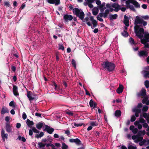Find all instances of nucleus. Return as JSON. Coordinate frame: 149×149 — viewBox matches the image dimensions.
<instances>
[{"label": "nucleus", "mask_w": 149, "mask_h": 149, "mask_svg": "<svg viewBox=\"0 0 149 149\" xmlns=\"http://www.w3.org/2000/svg\"><path fill=\"white\" fill-rule=\"evenodd\" d=\"M147 22L141 19L138 16L136 17L135 19L134 24L136 25L134 27V33L136 36L139 38L141 39V41L149 42V33H145L144 34V38L142 39L144 33V30L143 28H140V25L138 24H143V26H146L147 24Z\"/></svg>", "instance_id": "1"}, {"label": "nucleus", "mask_w": 149, "mask_h": 149, "mask_svg": "<svg viewBox=\"0 0 149 149\" xmlns=\"http://www.w3.org/2000/svg\"><path fill=\"white\" fill-rule=\"evenodd\" d=\"M101 65L104 68L106 69L109 72L113 71L116 67L114 63L108 61L103 62Z\"/></svg>", "instance_id": "2"}, {"label": "nucleus", "mask_w": 149, "mask_h": 149, "mask_svg": "<svg viewBox=\"0 0 149 149\" xmlns=\"http://www.w3.org/2000/svg\"><path fill=\"white\" fill-rule=\"evenodd\" d=\"M73 13L76 16L79 17L81 20H83L85 16V14L82 10L75 8L72 10Z\"/></svg>", "instance_id": "3"}, {"label": "nucleus", "mask_w": 149, "mask_h": 149, "mask_svg": "<svg viewBox=\"0 0 149 149\" xmlns=\"http://www.w3.org/2000/svg\"><path fill=\"white\" fill-rule=\"evenodd\" d=\"M138 55L140 57L145 58L148 55V52L145 50H141L138 52Z\"/></svg>", "instance_id": "4"}, {"label": "nucleus", "mask_w": 149, "mask_h": 149, "mask_svg": "<svg viewBox=\"0 0 149 149\" xmlns=\"http://www.w3.org/2000/svg\"><path fill=\"white\" fill-rule=\"evenodd\" d=\"M45 128L43 130V131L47 132L49 134H52L54 131V129L53 128L51 127L48 125H45Z\"/></svg>", "instance_id": "5"}, {"label": "nucleus", "mask_w": 149, "mask_h": 149, "mask_svg": "<svg viewBox=\"0 0 149 149\" xmlns=\"http://www.w3.org/2000/svg\"><path fill=\"white\" fill-rule=\"evenodd\" d=\"M90 20L92 22L93 26H91V28L93 29L95 28L98 25V23L97 21L94 19L93 16H91L89 17Z\"/></svg>", "instance_id": "6"}, {"label": "nucleus", "mask_w": 149, "mask_h": 149, "mask_svg": "<svg viewBox=\"0 0 149 149\" xmlns=\"http://www.w3.org/2000/svg\"><path fill=\"white\" fill-rule=\"evenodd\" d=\"M69 141L71 143H75L78 146L82 144L81 141L78 138L70 139H69Z\"/></svg>", "instance_id": "7"}, {"label": "nucleus", "mask_w": 149, "mask_h": 149, "mask_svg": "<svg viewBox=\"0 0 149 149\" xmlns=\"http://www.w3.org/2000/svg\"><path fill=\"white\" fill-rule=\"evenodd\" d=\"M12 125H11L9 123H6L5 129L8 132L10 133L12 132Z\"/></svg>", "instance_id": "8"}, {"label": "nucleus", "mask_w": 149, "mask_h": 149, "mask_svg": "<svg viewBox=\"0 0 149 149\" xmlns=\"http://www.w3.org/2000/svg\"><path fill=\"white\" fill-rule=\"evenodd\" d=\"M49 3L51 4H55L56 6L58 5L60 3V0H46Z\"/></svg>", "instance_id": "9"}, {"label": "nucleus", "mask_w": 149, "mask_h": 149, "mask_svg": "<svg viewBox=\"0 0 149 149\" xmlns=\"http://www.w3.org/2000/svg\"><path fill=\"white\" fill-rule=\"evenodd\" d=\"M63 19L65 21L67 22L68 20H72L73 19V17L71 15L66 14L64 15Z\"/></svg>", "instance_id": "10"}, {"label": "nucleus", "mask_w": 149, "mask_h": 149, "mask_svg": "<svg viewBox=\"0 0 149 149\" xmlns=\"http://www.w3.org/2000/svg\"><path fill=\"white\" fill-rule=\"evenodd\" d=\"M86 1V2H84V5L85 6H86L87 5H88V6L90 8H92L93 7V5L91 4L92 3H93V2H92V1L90 0H85Z\"/></svg>", "instance_id": "11"}, {"label": "nucleus", "mask_w": 149, "mask_h": 149, "mask_svg": "<svg viewBox=\"0 0 149 149\" xmlns=\"http://www.w3.org/2000/svg\"><path fill=\"white\" fill-rule=\"evenodd\" d=\"M129 19L128 17L126 15L124 16L123 23L125 25L127 26H129Z\"/></svg>", "instance_id": "12"}, {"label": "nucleus", "mask_w": 149, "mask_h": 149, "mask_svg": "<svg viewBox=\"0 0 149 149\" xmlns=\"http://www.w3.org/2000/svg\"><path fill=\"white\" fill-rule=\"evenodd\" d=\"M18 89V87L16 86L13 85V91L14 95L15 96L19 95Z\"/></svg>", "instance_id": "13"}, {"label": "nucleus", "mask_w": 149, "mask_h": 149, "mask_svg": "<svg viewBox=\"0 0 149 149\" xmlns=\"http://www.w3.org/2000/svg\"><path fill=\"white\" fill-rule=\"evenodd\" d=\"M4 130L2 129L1 132V136L3 140L4 141H5V138L7 139L8 136V134H5Z\"/></svg>", "instance_id": "14"}, {"label": "nucleus", "mask_w": 149, "mask_h": 149, "mask_svg": "<svg viewBox=\"0 0 149 149\" xmlns=\"http://www.w3.org/2000/svg\"><path fill=\"white\" fill-rule=\"evenodd\" d=\"M9 111L8 109L6 107L3 106L1 110V114H4L6 113H8Z\"/></svg>", "instance_id": "15"}, {"label": "nucleus", "mask_w": 149, "mask_h": 149, "mask_svg": "<svg viewBox=\"0 0 149 149\" xmlns=\"http://www.w3.org/2000/svg\"><path fill=\"white\" fill-rule=\"evenodd\" d=\"M146 94V91L144 88H142L141 90V92H139L137 93V95L139 97L141 96H144Z\"/></svg>", "instance_id": "16"}, {"label": "nucleus", "mask_w": 149, "mask_h": 149, "mask_svg": "<svg viewBox=\"0 0 149 149\" xmlns=\"http://www.w3.org/2000/svg\"><path fill=\"white\" fill-rule=\"evenodd\" d=\"M123 89L124 87L122 85H120L119 87L117 89L116 92L120 94L123 92Z\"/></svg>", "instance_id": "17"}, {"label": "nucleus", "mask_w": 149, "mask_h": 149, "mask_svg": "<svg viewBox=\"0 0 149 149\" xmlns=\"http://www.w3.org/2000/svg\"><path fill=\"white\" fill-rule=\"evenodd\" d=\"M89 105L91 107H93V108H95L97 106V104L94 102L93 100L91 99L89 102Z\"/></svg>", "instance_id": "18"}, {"label": "nucleus", "mask_w": 149, "mask_h": 149, "mask_svg": "<svg viewBox=\"0 0 149 149\" xmlns=\"http://www.w3.org/2000/svg\"><path fill=\"white\" fill-rule=\"evenodd\" d=\"M118 17V15L117 14L114 15L110 14L109 15V18L110 20L116 19Z\"/></svg>", "instance_id": "19"}, {"label": "nucleus", "mask_w": 149, "mask_h": 149, "mask_svg": "<svg viewBox=\"0 0 149 149\" xmlns=\"http://www.w3.org/2000/svg\"><path fill=\"white\" fill-rule=\"evenodd\" d=\"M26 123L28 126L31 128L32 127L30 126H32L34 124L33 122L32 121H31L29 119L27 120Z\"/></svg>", "instance_id": "20"}, {"label": "nucleus", "mask_w": 149, "mask_h": 149, "mask_svg": "<svg viewBox=\"0 0 149 149\" xmlns=\"http://www.w3.org/2000/svg\"><path fill=\"white\" fill-rule=\"evenodd\" d=\"M43 125V124L42 122H40L36 125V127L38 130H40Z\"/></svg>", "instance_id": "21"}, {"label": "nucleus", "mask_w": 149, "mask_h": 149, "mask_svg": "<svg viewBox=\"0 0 149 149\" xmlns=\"http://www.w3.org/2000/svg\"><path fill=\"white\" fill-rule=\"evenodd\" d=\"M27 96L28 98H29V100L30 101H31L32 100H33L34 99V98L32 97L31 96V92L30 91H27Z\"/></svg>", "instance_id": "22"}, {"label": "nucleus", "mask_w": 149, "mask_h": 149, "mask_svg": "<svg viewBox=\"0 0 149 149\" xmlns=\"http://www.w3.org/2000/svg\"><path fill=\"white\" fill-rule=\"evenodd\" d=\"M121 111L120 110H117L115 111L114 115L116 117H119L121 116Z\"/></svg>", "instance_id": "23"}, {"label": "nucleus", "mask_w": 149, "mask_h": 149, "mask_svg": "<svg viewBox=\"0 0 149 149\" xmlns=\"http://www.w3.org/2000/svg\"><path fill=\"white\" fill-rule=\"evenodd\" d=\"M131 3L134 5L136 8H139L140 7V4L136 1H134L133 3L131 2Z\"/></svg>", "instance_id": "24"}, {"label": "nucleus", "mask_w": 149, "mask_h": 149, "mask_svg": "<svg viewBox=\"0 0 149 149\" xmlns=\"http://www.w3.org/2000/svg\"><path fill=\"white\" fill-rule=\"evenodd\" d=\"M121 34L122 36L125 37H127L128 36V32L127 31L125 30H124L121 33Z\"/></svg>", "instance_id": "25"}, {"label": "nucleus", "mask_w": 149, "mask_h": 149, "mask_svg": "<svg viewBox=\"0 0 149 149\" xmlns=\"http://www.w3.org/2000/svg\"><path fill=\"white\" fill-rule=\"evenodd\" d=\"M126 5V7L127 8H130V9L132 10V11H135V10L134 8V6L132 5H130V4H129V5Z\"/></svg>", "instance_id": "26"}, {"label": "nucleus", "mask_w": 149, "mask_h": 149, "mask_svg": "<svg viewBox=\"0 0 149 149\" xmlns=\"http://www.w3.org/2000/svg\"><path fill=\"white\" fill-rule=\"evenodd\" d=\"M146 42V41H141V43L144 45V47L145 48H149V45L147 43V42Z\"/></svg>", "instance_id": "27"}, {"label": "nucleus", "mask_w": 149, "mask_h": 149, "mask_svg": "<svg viewBox=\"0 0 149 149\" xmlns=\"http://www.w3.org/2000/svg\"><path fill=\"white\" fill-rule=\"evenodd\" d=\"M44 135V133L42 132H40L39 134H36L35 136L38 139L39 138H41Z\"/></svg>", "instance_id": "28"}, {"label": "nucleus", "mask_w": 149, "mask_h": 149, "mask_svg": "<svg viewBox=\"0 0 149 149\" xmlns=\"http://www.w3.org/2000/svg\"><path fill=\"white\" fill-rule=\"evenodd\" d=\"M109 13V9H106L105 10L104 13V18H106L108 16V14Z\"/></svg>", "instance_id": "29"}, {"label": "nucleus", "mask_w": 149, "mask_h": 149, "mask_svg": "<svg viewBox=\"0 0 149 149\" xmlns=\"http://www.w3.org/2000/svg\"><path fill=\"white\" fill-rule=\"evenodd\" d=\"M38 148H41L44 147L46 145L45 144H44L42 142H39L38 143Z\"/></svg>", "instance_id": "30"}, {"label": "nucleus", "mask_w": 149, "mask_h": 149, "mask_svg": "<svg viewBox=\"0 0 149 149\" xmlns=\"http://www.w3.org/2000/svg\"><path fill=\"white\" fill-rule=\"evenodd\" d=\"M15 102L13 100L12 101L10 102L9 105L10 107H12L13 108L15 109Z\"/></svg>", "instance_id": "31"}, {"label": "nucleus", "mask_w": 149, "mask_h": 149, "mask_svg": "<svg viewBox=\"0 0 149 149\" xmlns=\"http://www.w3.org/2000/svg\"><path fill=\"white\" fill-rule=\"evenodd\" d=\"M90 125L92 126H95L98 125V123L96 122L92 121L91 122Z\"/></svg>", "instance_id": "32"}, {"label": "nucleus", "mask_w": 149, "mask_h": 149, "mask_svg": "<svg viewBox=\"0 0 149 149\" xmlns=\"http://www.w3.org/2000/svg\"><path fill=\"white\" fill-rule=\"evenodd\" d=\"M32 130L35 133H39V131L37 130L35 127H32Z\"/></svg>", "instance_id": "33"}, {"label": "nucleus", "mask_w": 149, "mask_h": 149, "mask_svg": "<svg viewBox=\"0 0 149 149\" xmlns=\"http://www.w3.org/2000/svg\"><path fill=\"white\" fill-rule=\"evenodd\" d=\"M133 112L135 113H141V110L140 109L135 108L134 109Z\"/></svg>", "instance_id": "34"}, {"label": "nucleus", "mask_w": 149, "mask_h": 149, "mask_svg": "<svg viewBox=\"0 0 149 149\" xmlns=\"http://www.w3.org/2000/svg\"><path fill=\"white\" fill-rule=\"evenodd\" d=\"M71 63H72V65H73L74 68H76L77 65H76V61L74 60V59H72V61Z\"/></svg>", "instance_id": "35"}, {"label": "nucleus", "mask_w": 149, "mask_h": 149, "mask_svg": "<svg viewBox=\"0 0 149 149\" xmlns=\"http://www.w3.org/2000/svg\"><path fill=\"white\" fill-rule=\"evenodd\" d=\"M62 149H67L68 146L64 143L62 144Z\"/></svg>", "instance_id": "36"}, {"label": "nucleus", "mask_w": 149, "mask_h": 149, "mask_svg": "<svg viewBox=\"0 0 149 149\" xmlns=\"http://www.w3.org/2000/svg\"><path fill=\"white\" fill-rule=\"evenodd\" d=\"M129 41H130V43L131 44L134 45L135 43V42L134 41V39L132 37H131L130 38Z\"/></svg>", "instance_id": "37"}, {"label": "nucleus", "mask_w": 149, "mask_h": 149, "mask_svg": "<svg viewBox=\"0 0 149 149\" xmlns=\"http://www.w3.org/2000/svg\"><path fill=\"white\" fill-rule=\"evenodd\" d=\"M145 85L147 88L149 87V81L148 80H146L145 82Z\"/></svg>", "instance_id": "38"}, {"label": "nucleus", "mask_w": 149, "mask_h": 149, "mask_svg": "<svg viewBox=\"0 0 149 149\" xmlns=\"http://www.w3.org/2000/svg\"><path fill=\"white\" fill-rule=\"evenodd\" d=\"M99 8L101 13H103L104 10L106 8V7H102L99 6Z\"/></svg>", "instance_id": "39"}, {"label": "nucleus", "mask_w": 149, "mask_h": 149, "mask_svg": "<svg viewBox=\"0 0 149 149\" xmlns=\"http://www.w3.org/2000/svg\"><path fill=\"white\" fill-rule=\"evenodd\" d=\"M58 49H61L62 51H63L64 49V47L63 45H58Z\"/></svg>", "instance_id": "40"}, {"label": "nucleus", "mask_w": 149, "mask_h": 149, "mask_svg": "<svg viewBox=\"0 0 149 149\" xmlns=\"http://www.w3.org/2000/svg\"><path fill=\"white\" fill-rule=\"evenodd\" d=\"M118 6H120L118 3H114L111 5V7L114 8H116L117 7H118Z\"/></svg>", "instance_id": "41"}, {"label": "nucleus", "mask_w": 149, "mask_h": 149, "mask_svg": "<svg viewBox=\"0 0 149 149\" xmlns=\"http://www.w3.org/2000/svg\"><path fill=\"white\" fill-rule=\"evenodd\" d=\"M128 149H136L137 148L136 146H133L132 145H130L128 147Z\"/></svg>", "instance_id": "42"}, {"label": "nucleus", "mask_w": 149, "mask_h": 149, "mask_svg": "<svg viewBox=\"0 0 149 149\" xmlns=\"http://www.w3.org/2000/svg\"><path fill=\"white\" fill-rule=\"evenodd\" d=\"M135 0H128L126 1L125 3L126 5H129L130 3H131V2H133L135 1Z\"/></svg>", "instance_id": "43"}, {"label": "nucleus", "mask_w": 149, "mask_h": 149, "mask_svg": "<svg viewBox=\"0 0 149 149\" xmlns=\"http://www.w3.org/2000/svg\"><path fill=\"white\" fill-rule=\"evenodd\" d=\"M118 6V7H117L116 8H114V11L115 12H118L119 10L120 9V6Z\"/></svg>", "instance_id": "44"}, {"label": "nucleus", "mask_w": 149, "mask_h": 149, "mask_svg": "<svg viewBox=\"0 0 149 149\" xmlns=\"http://www.w3.org/2000/svg\"><path fill=\"white\" fill-rule=\"evenodd\" d=\"M66 113L67 114L72 116L74 115L73 113L70 110L67 111Z\"/></svg>", "instance_id": "45"}, {"label": "nucleus", "mask_w": 149, "mask_h": 149, "mask_svg": "<svg viewBox=\"0 0 149 149\" xmlns=\"http://www.w3.org/2000/svg\"><path fill=\"white\" fill-rule=\"evenodd\" d=\"M136 119L135 116L134 115L132 116L131 118V122H133Z\"/></svg>", "instance_id": "46"}, {"label": "nucleus", "mask_w": 149, "mask_h": 149, "mask_svg": "<svg viewBox=\"0 0 149 149\" xmlns=\"http://www.w3.org/2000/svg\"><path fill=\"white\" fill-rule=\"evenodd\" d=\"M98 11L97 10H93V11H92V13L93 15H97V14H98Z\"/></svg>", "instance_id": "47"}, {"label": "nucleus", "mask_w": 149, "mask_h": 149, "mask_svg": "<svg viewBox=\"0 0 149 149\" xmlns=\"http://www.w3.org/2000/svg\"><path fill=\"white\" fill-rule=\"evenodd\" d=\"M139 122H140L141 123H144L146 122L145 120H144V119H143V118H139Z\"/></svg>", "instance_id": "48"}, {"label": "nucleus", "mask_w": 149, "mask_h": 149, "mask_svg": "<svg viewBox=\"0 0 149 149\" xmlns=\"http://www.w3.org/2000/svg\"><path fill=\"white\" fill-rule=\"evenodd\" d=\"M4 5L8 7H9L10 6V2L9 1H5L4 2Z\"/></svg>", "instance_id": "49"}, {"label": "nucleus", "mask_w": 149, "mask_h": 149, "mask_svg": "<svg viewBox=\"0 0 149 149\" xmlns=\"http://www.w3.org/2000/svg\"><path fill=\"white\" fill-rule=\"evenodd\" d=\"M148 109V107L147 106H146L143 107L142 108V111H146Z\"/></svg>", "instance_id": "50"}, {"label": "nucleus", "mask_w": 149, "mask_h": 149, "mask_svg": "<svg viewBox=\"0 0 149 149\" xmlns=\"http://www.w3.org/2000/svg\"><path fill=\"white\" fill-rule=\"evenodd\" d=\"M97 20H99L100 21V22H103V19L100 18V17L99 16V15H98L97 16Z\"/></svg>", "instance_id": "51"}, {"label": "nucleus", "mask_w": 149, "mask_h": 149, "mask_svg": "<svg viewBox=\"0 0 149 149\" xmlns=\"http://www.w3.org/2000/svg\"><path fill=\"white\" fill-rule=\"evenodd\" d=\"M22 118L24 120H25L27 116L25 113H23L22 115Z\"/></svg>", "instance_id": "52"}, {"label": "nucleus", "mask_w": 149, "mask_h": 149, "mask_svg": "<svg viewBox=\"0 0 149 149\" xmlns=\"http://www.w3.org/2000/svg\"><path fill=\"white\" fill-rule=\"evenodd\" d=\"M148 97H145L144 99H143L142 101V102L143 104L146 103V101L148 100Z\"/></svg>", "instance_id": "53"}, {"label": "nucleus", "mask_w": 149, "mask_h": 149, "mask_svg": "<svg viewBox=\"0 0 149 149\" xmlns=\"http://www.w3.org/2000/svg\"><path fill=\"white\" fill-rule=\"evenodd\" d=\"M83 124L82 123H80V124H78L76 123H74V126L76 127H79V126H81Z\"/></svg>", "instance_id": "54"}, {"label": "nucleus", "mask_w": 149, "mask_h": 149, "mask_svg": "<svg viewBox=\"0 0 149 149\" xmlns=\"http://www.w3.org/2000/svg\"><path fill=\"white\" fill-rule=\"evenodd\" d=\"M54 88L56 90H58L59 89V87H58L57 84L55 82L54 83Z\"/></svg>", "instance_id": "55"}, {"label": "nucleus", "mask_w": 149, "mask_h": 149, "mask_svg": "<svg viewBox=\"0 0 149 149\" xmlns=\"http://www.w3.org/2000/svg\"><path fill=\"white\" fill-rule=\"evenodd\" d=\"M65 134H66L68 136H69V135L70 134V132L69 130H67L65 132Z\"/></svg>", "instance_id": "56"}, {"label": "nucleus", "mask_w": 149, "mask_h": 149, "mask_svg": "<svg viewBox=\"0 0 149 149\" xmlns=\"http://www.w3.org/2000/svg\"><path fill=\"white\" fill-rule=\"evenodd\" d=\"M138 131V129L137 128H134L133 130L132 131V132L134 134H136Z\"/></svg>", "instance_id": "57"}, {"label": "nucleus", "mask_w": 149, "mask_h": 149, "mask_svg": "<svg viewBox=\"0 0 149 149\" xmlns=\"http://www.w3.org/2000/svg\"><path fill=\"white\" fill-rule=\"evenodd\" d=\"M47 137V140H48L50 142H52V139L51 137L49 136H48Z\"/></svg>", "instance_id": "58"}, {"label": "nucleus", "mask_w": 149, "mask_h": 149, "mask_svg": "<svg viewBox=\"0 0 149 149\" xmlns=\"http://www.w3.org/2000/svg\"><path fill=\"white\" fill-rule=\"evenodd\" d=\"M89 19V18L88 17H87L85 18L84 19H83V20H82L83 22H87L88 21Z\"/></svg>", "instance_id": "59"}, {"label": "nucleus", "mask_w": 149, "mask_h": 149, "mask_svg": "<svg viewBox=\"0 0 149 149\" xmlns=\"http://www.w3.org/2000/svg\"><path fill=\"white\" fill-rule=\"evenodd\" d=\"M104 13H99L98 15H99V16H100V17H103L104 18Z\"/></svg>", "instance_id": "60"}, {"label": "nucleus", "mask_w": 149, "mask_h": 149, "mask_svg": "<svg viewBox=\"0 0 149 149\" xmlns=\"http://www.w3.org/2000/svg\"><path fill=\"white\" fill-rule=\"evenodd\" d=\"M149 75V71H147L146 73H145L144 74V77H148V75Z\"/></svg>", "instance_id": "61"}, {"label": "nucleus", "mask_w": 149, "mask_h": 149, "mask_svg": "<svg viewBox=\"0 0 149 149\" xmlns=\"http://www.w3.org/2000/svg\"><path fill=\"white\" fill-rule=\"evenodd\" d=\"M5 120L7 123L9 122L10 120L9 117L8 116H6L5 117Z\"/></svg>", "instance_id": "62"}, {"label": "nucleus", "mask_w": 149, "mask_h": 149, "mask_svg": "<svg viewBox=\"0 0 149 149\" xmlns=\"http://www.w3.org/2000/svg\"><path fill=\"white\" fill-rule=\"evenodd\" d=\"M16 126L17 128H19L21 126V124L19 123H17L16 124Z\"/></svg>", "instance_id": "63"}, {"label": "nucleus", "mask_w": 149, "mask_h": 149, "mask_svg": "<svg viewBox=\"0 0 149 149\" xmlns=\"http://www.w3.org/2000/svg\"><path fill=\"white\" fill-rule=\"evenodd\" d=\"M142 104L141 103H139L137 105V107L138 108H140L142 107Z\"/></svg>", "instance_id": "64"}]
</instances>
